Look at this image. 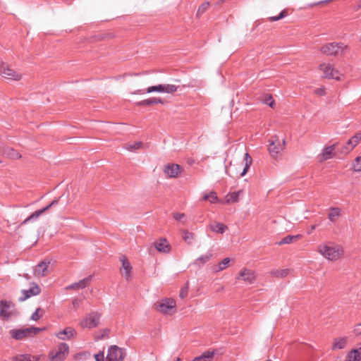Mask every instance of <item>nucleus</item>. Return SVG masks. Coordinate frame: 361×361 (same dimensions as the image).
Wrapping results in <instances>:
<instances>
[{"mask_svg":"<svg viewBox=\"0 0 361 361\" xmlns=\"http://www.w3.org/2000/svg\"><path fill=\"white\" fill-rule=\"evenodd\" d=\"M92 280V276H89L78 282L73 283L71 285H69L66 289L71 290V289H75V290H80L85 288L91 281Z\"/></svg>","mask_w":361,"mask_h":361,"instance_id":"17","label":"nucleus"},{"mask_svg":"<svg viewBox=\"0 0 361 361\" xmlns=\"http://www.w3.org/2000/svg\"><path fill=\"white\" fill-rule=\"evenodd\" d=\"M213 251L209 250L207 252L206 254L202 255L196 259L193 262V264L198 267H201L211 259V258L213 257Z\"/></svg>","mask_w":361,"mask_h":361,"instance_id":"19","label":"nucleus"},{"mask_svg":"<svg viewBox=\"0 0 361 361\" xmlns=\"http://www.w3.org/2000/svg\"><path fill=\"white\" fill-rule=\"evenodd\" d=\"M319 252L329 260H336L343 255V249L340 245H324L319 247Z\"/></svg>","mask_w":361,"mask_h":361,"instance_id":"1","label":"nucleus"},{"mask_svg":"<svg viewBox=\"0 0 361 361\" xmlns=\"http://www.w3.org/2000/svg\"><path fill=\"white\" fill-rule=\"evenodd\" d=\"M120 260L122 263V267L121 269V274L126 280H128L130 278L132 267L125 256H122Z\"/></svg>","mask_w":361,"mask_h":361,"instance_id":"16","label":"nucleus"},{"mask_svg":"<svg viewBox=\"0 0 361 361\" xmlns=\"http://www.w3.org/2000/svg\"><path fill=\"white\" fill-rule=\"evenodd\" d=\"M176 307V302L172 298H165L157 307L158 311L164 314H171Z\"/></svg>","mask_w":361,"mask_h":361,"instance_id":"11","label":"nucleus"},{"mask_svg":"<svg viewBox=\"0 0 361 361\" xmlns=\"http://www.w3.org/2000/svg\"><path fill=\"white\" fill-rule=\"evenodd\" d=\"M214 355V351H206L203 353L200 356L193 359L192 361H208L211 360Z\"/></svg>","mask_w":361,"mask_h":361,"instance_id":"26","label":"nucleus"},{"mask_svg":"<svg viewBox=\"0 0 361 361\" xmlns=\"http://www.w3.org/2000/svg\"><path fill=\"white\" fill-rule=\"evenodd\" d=\"M0 73L2 77L8 80H19L22 76L20 73L16 72L9 66L5 63H2L0 66Z\"/></svg>","mask_w":361,"mask_h":361,"instance_id":"9","label":"nucleus"},{"mask_svg":"<svg viewBox=\"0 0 361 361\" xmlns=\"http://www.w3.org/2000/svg\"><path fill=\"white\" fill-rule=\"evenodd\" d=\"M361 357L360 353L357 350H353L348 355V360L347 361H360Z\"/></svg>","mask_w":361,"mask_h":361,"instance_id":"33","label":"nucleus"},{"mask_svg":"<svg viewBox=\"0 0 361 361\" xmlns=\"http://www.w3.org/2000/svg\"><path fill=\"white\" fill-rule=\"evenodd\" d=\"M175 361H180V359L178 357Z\"/></svg>","mask_w":361,"mask_h":361,"instance_id":"60","label":"nucleus"},{"mask_svg":"<svg viewBox=\"0 0 361 361\" xmlns=\"http://www.w3.org/2000/svg\"><path fill=\"white\" fill-rule=\"evenodd\" d=\"M231 262V259L228 257L224 258L216 267L214 268V271L215 272H219L220 271H222L225 269L228 264V263Z\"/></svg>","mask_w":361,"mask_h":361,"instance_id":"32","label":"nucleus"},{"mask_svg":"<svg viewBox=\"0 0 361 361\" xmlns=\"http://www.w3.org/2000/svg\"><path fill=\"white\" fill-rule=\"evenodd\" d=\"M240 192L241 191H237L228 193L226 196V202L228 204L238 202Z\"/></svg>","mask_w":361,"mask_h":361,"instance_id":"28","label":"nucleus"},{"mask_svg":"<svg viewBox=\"0 0 361 361\" xmlns=\"http://www.w3.org/2000/svg\"><path fill=\"white\" fill-rule=\"evenodd\" d=\"M155 248L160 252L169 253L170 252V245L166 238H160L154 243Z\"/></svg>","mask_w":361,"mask_h":361,"instance_id":"18","label":"nucleus"},{"mask_svg":"<svg viewBox=\"0 0 361 361\" xmlns=\"http://www.w3.org/2000/svg\"><path fill=\"white\" fill-rule=\"evenodd\" d=\"M8 156H9L12 159H20L21 155L16 150L13 149H10L8 152Z\"/></svg>","mask_w":361,"mask_h":361,"instance_id":"45","label":"nucleus"},{"mask_svg":"<svg viewBox=\"0 0 361 361\" xmlns=\"http://www.w3.org/2000/svg\"><path fill=\"white\" fill-rule=\"evenodd\" d=\"M317 92L319 94H323L324 93V90H322V89H319L317 90Z\"/></svg>","mask_w":361,"mask_h":361,"instance_id":"56","label":"nucleus"},{"mask_svg":"<svg viewBox=\"0 0 361 361\" xmlns=\"http://www.w3.org/2000/svg\"><path fill=\"white\" fill-rule=\"evenodd\" d=\"M317 227V225H312L310 227V231L308 232L309 233H311L312 231H314Z\"/></svg>","mask_w":361,"mask_h":361,"instance_id":"55","label":"nucleus"},{"mask_svg":"<svg viewBox=\"0 0 361 361\" xmlns=\"http://www.w3.org/2000/svg\"><path fill=\"white\" fill-rule=\"evenodd\" d=\"M146 92L147 93H151V92H164L163 84L149 87L146 90ZM137 92L144 93V92H145V90H138Z\"/></svg>","mask_w":361,"mask_h":361,"instance_id":"30","label":"nucleus"},{"mask_svg":"<svg viewBox=\"0 0 361 361\" xmlns=\"http://www.w3.org/2000/svg\"><path fill=\"white\" fill-rule=\"evenodd\" d=\"M185 216L184 214L182 213H175L173 217L177 221H180Z\"/></svg>","mask_w":361,"mask_h":361,"instance_id":"53","label":"nucleus"},{"mask_svg":"<svg viewBox=\"0 0 361 361\" xmlns=\"http://www.w3.org/2000/svg\"><path fill=\"white\" fill-rule=\"evenodd\" d=\"M41 289L39 286L35 283H32L30 288L21 290L22 296L20 297L18 300L20 302L25 301L32 296L39 295Z\"/></svg>","mask_w":361,"mask_h":361,"instance_id":"12","label":"nucleus"},{"mask_svg":"<svg viewBox=\"0 0 361 361\" xmlns=\"http://www.w3.org/2000/svg\"><path fill=\"white\" fill-rule=\"evenodd\" d=\"M16 313L15 305L13 302L4 300L0 301V317L8 319Z\"/></svg>","mask_w":361,"mask_h":361,"instance_id":"4","label":"nucleus"},{"mask_svg":"<svg viewBox=\"0 0 361 361\" xmlns=\"http://www.w3.org/2000/svg\"><path fill=\"white\" fill-rule=\"evenodd\" d=\"M81 302V300L75 298L72 302L73 307L78 308L80 307Z\"/></svg>","mask_w":361,"mask_h":361,"instance_id":"51","label":"nucleus"},{"mask_svg":"<svg viewBox=\"0 0 361 361\" xmlns=\"http://www.w3.org/2000/svg\"><path fill=\"white\" fill-rule=\"evenodd\" d=\"M164 92L173 93L177 91L178 86L171 84H163Z\"/></svg>","mask_w":361,"mask_h":361,"instance_id":"38","label":"nucleus"},{"mask_svg":"<svg viewBox=\"0 0 361 361\" xmlns=\"http://www.w3.org/2000/svg\"><path fill=\"white\" fill-rule=\"evenodd\" d=\"M43 214L42 211L41 209H38L33 212L31 215H30L25 221H23L24 224H26L28 221L36 220L40 215Z\"/></svg>","mask_w":361,"mask_h":361,"instance_id":"37","label":"nucleus"},{"mask_svg":"<svg viewBox=\"0 0 361 361\" xmlns=\"http://www.w3.org/2000/svg\"><path fill=\"white\" fill-rule=\"evenodd\" d=\"M137 106H147L152 104H164V101L160 98L152 97L149 99H144L136 103Z\"/></svg>","mask_w":361,"mask_h":361,"instance_id":"22","label":"nucleus"},{"mask_svg":"<svg viewBox=\"0 0 361 361\" xmlns=\"http://www.w3.org/2000/svg\"><path fill=\"white\" fill-rule=\"evenodd\" d=\"M344 48L343 43L331 42L321 47V51L327 56H336Z\"/></svg>","mask_w":361,"mask_h":361,"instance_id":"7","label":"nucleus"},{"mask_svg":"<svg viewBox=\"0 0 361 361\" xmlns=\"http://www.w3.org/2000/svg\"><path fill=\"white\" fill-rule=\"evenodd\" d=\"M183 238L188 244L190 245L192 244V240L194 238V235L193 233L188 231H184Z\"/></svg>","mask_w":361,"mask_h":361,"instance_id":"40","label":"nucleus"},{"mask_svg":"<svg viewBox=\"0 0 361 361\" xmlns=\"http://www.w3.org/2000/svg\"><path fill=\"white\" fill-rule=\"evenodd\" d=\"M24 278L27 280H30V276L28 274H25L23 275Z\"/></svg>","mask_w":361,"mask_h":361,"instance_id":"57","label":"nucleus"},{"mask_svg":"<svg viewBox=\"0 0 361 361\" xmlns=\"http://www.w3.org/2000/svg\"><path fill=\"white\" fill-rule=\"evenodd\" d=\"M360 140L361 133H356L350 140H348L345 146V149L348 152L351 151L359 143Z\"/></svg>","mask_w":361,"mask_h":361,"instance_id":"21","label":"nucleus"},{"mask_svg":"<svg viewBox=\"0 0 361 361\" xmlns=\"http://www.w3.org/2000/svg\"><path fill=\"white\" fill-rule=\"evenodd\" d=\"M299 238V235H287L281 239V240L278 243L279 245L283 244H289L293 242L294 239H297Z\"/></svg>","mask_w":361,"mask_h":361,"instance_id":"39","label":"nucleus"},{"mask_svg":"<svg viewBox=\"0 0 361 361\" xmlns=\"http://www.w3.org/2000/svg\"><path fill=\"white\" fill-rule=\"evenodd\" d=\"M320 70L323 71L324 75L327 78L335 79L339 80L342 75L341 73L336 70L330 63H323L320 65Z\"/></svg>","mask_w":361,"mask_h":361,"instance_id":"10","label":"nucleus"},{"mask_svg":"<svg viewBox=\"0 0 361 361\" xmlns=\"http://www.w3.org/2000/svg\"><path fill=\"white\" fill-rule=\"evenodd\" d=\"M49 264L50 261L47 259L39 262L34 269V274L38 277L46 276Z\"/></svg>","mask_w":361,"mask_h":361,"instance_id":"15","label":"nucleus"},{"mask_svg":"<svg viewBox=\"0 0 361 361\" xmlns=\"http://www.w3.org/2000/svg\"><path fill=\"white\" fill-rule=\"evenodd\" d=\"M245 167L240 174V177H243L246 174L248 169L250 168V166L252 164V158L249 155L248 153H245Z\"/></svg>","mask_w":361,"mask_h":361,"instance_id":"31","label":"nucleus"},{"mask_svg":"<svg viewBox=\"0 0 361 361\" xmlns=\"http://www.w3.org/2000/svg\"><path fill=\"white\" fill-rule=\"evenodd\" d=\"M336 144H334L332 145L328 146L325 147L322 152V156L323 157V160H327L331 158L333 152L335 149Z\"/></svg>","mask_w":361,"mask_h":361,"instance_id":"23","label":"nucleus"},{"mask_svg":"<svg viewBox=\"0 0 361 361\" xmlns=\"http://www.w3.org/2000/svg\"><path fill=\"white\" fill-rule=\"evenodd\" d=\"M209 2L203 3L201 6H200V7L197 11V16H200L202 14H203L207 11V9L209 8Z\"/></svg>","mask_w":361,"mask_h":361,"instance_id":"41","label":"nucleus"},{"mask_svg":"<svg viewBox=\"0 0 361 361\" xmlns=\"http://www.w3.org/2000/svg\"><path fill=\"white\" fill-rule=\"evenodd\" d=\"M203 200H209L211 203H214L218 200V197L214 192L206 194L202 197Z\"/></svg>","mask_w":361,"mask_h":361,"instance_id":"35","label":"nucleus"},{"mask_svg":"<svg viewBox=\"0 0 361 361\" xmlns=\"http://www.w3.org/2000/svg\"><path fill=\"white\" fill-rule=\"evenodd\" d=\"M341 210L338 207H331L330 212L329 213L328 218L331 222L336 221V220L341 216Z\"/></svg>","mask_w":361,"mask_h":361,"instance_id":"25","label":"nucleus"},{"mask_svg":"<svg viewBox=\"0 0 361 361\" xmlns=\"http://www.w3.org/2000/svg\"><path fill=\"white\" fill-rule=\"evenodd\" d=\"M44 328L31 326L20 329H11L9 331V334L11 336V337L15 338L16 340H22L25 338L33 336L38 334Z\"/></svg>","mask_w":361,"mask_h":361,"instance_id":"2","label":"nucleus"},{"mask_svg":"<svg viewBox=\"0 0 361 361\" xmlns=\"http://www.w3.org/2000/svg\"><path fill=\"white\" fill-rule=\"evenodd\" d=\"M263 102L267 105L273 107L274 104V100L271 95H266L263 99Z\"/></svg>","mask_w":361,"mask_h":361,"instance_id":"44","label":"nucleus"},{"mask_svg":"<svg viewBox=\"0 0 361 361\" xmlns=\"http://www.w3.org/2000/svg\"><path fill=\"white\" fill-rule=\"evenodd\" d=\"M360 42H361V36H360Z\"/></svg>","mask_w":361,"mask_h":361,"instance_id":"61","label":"nucleus"},{"mask_svg":"<svg viewBox=\"0 0 361 361\" xmlns=\"http://www.w3.org/2000/svg\"><path fill=\"white\" fill-rule=\"evenodd\" d=\"M285 145V140H283L282 143H281L277 137H272V139L269 140V145L268 147V150L271 156L274 158H276L279 152L283 149Z\"/></svg>","mask_w":361,"mask_h":361,"instance_id":"5","label":"nucleus"},{"mask_svg":"<svg viewBox=\"0 0 361 361\" xmlns=\"http://www.w3.org/2000/svg\"><path fill=\"white\" fill-rule=\"evenodd\" d=\"M354 333L356 335H360L361 334V323L357 324L355 329H354Z\"/></svg>","mask_w":361,"mask_h":361,"instance_id":"54","label":"nucleus"},{"mask_svg":"<svg viewBox=\"0 0 361 361\" xmlns=\"http://www.w3.org/2000/svg\"><path fill=\"white\" fill-rule=\"evenodd\" d=\"M361 8V1L360 2L359 5H358V8Z\"/></svg>","mask_w":361,"mask_h":361,"instance_id":"59","label":"nucleus"},{"mask_svg":"<svg viewBox=\"0 0 361 361\" xmlns=\"http://www.w3.org/2000/svg\"><path fill=\"white\" fill-rule=\"evenodd\" d=\"M43 214L42 211L41 209H38L33 212L31 215H30L25 221H23L24 224H26L28 221L36 220L40 215Z\"/></svg>","mask_w":361,"mask_h":361,"instance_id":"36","label":"nucleus"},{"mask_svg":"<svg viewBox=\"0 0 361 361\" xmlns=\"http://www.w3.org/2000/svg\"><path fill=\"white\" fill-rule=\"evenodd\" d=\"M126 356L123 350L116 345H111L106 355V361H123Z\"/></svg>","mask_w":361,"mask_h":361,"instance_id":"8","label":"nucleus"},{"mask_svg":"<svg viewBox=\"0 0 361 361\" xmlns=\"http://www.w3.org/2000/svg\"><path fill=\"white\" fill-rule=\"evenodd\" d=\"M180 170V166L176 164H169L164 169V172L168 178H176Z\"/></svg>","mask_w":361,"mask_h":361,"instance_id":"14","label":"nucleus"},{"mask_svg":"<svg viewBox=\"0 0 361 361\" xmlns=\"http://www.w3.org/2000/svg\"><path fill=\"white\" fill-rule=\"evenodd\" d=\"M1 161H0V163H1Z\"/></svg>","mask_w":361,"mask_h":361,"instance_id":"62","label":"nucleus"},{"mask_svg":"<svg viewBox=\"0 0 361 361\" xmlns=\"http://www.w3.org/2000/svg\"><path fill=\"white\" fill-rule=\"evenodd\" d=\"M255 278L256 276L254 271L249 269H244L240 272L239 276L237 279L251 284L254 283Z\"/></svg>","mask_w":361,"mask_h":361,"instance_id":"13","label":"nucleus"},{"mask_svg":"<svg viewBox=\"0 0 361 361\" xmlns=\"http://www.w3.org/2000/svg\"><path fill=\"white\" fill-rule=\"evenodd\" d=\"M353 169L355 171H361V156L355 159L353 163Z\"/></svg>","mask_w":361,"mask_h":361,"instance_id":"43","label":"nucleus"},{"mask_svg":"<svg viewBox=\"0 0 361 361\" xmlns=\"http://www.w3.org/2000/svg\"><path fill=\"white\" fill-rule=\"evenodd\" d=\"M69 347L65 343L59 344L57 350H51L49 354L51 361H62L68 353Z\"/></svg>","mask_w":361,"mask_h":361,"instance_id":"3","label":"nucleus"},{"mask_svg":"<svg viewBox=\"0 0 361 361\" xmlns=\"http://www.w3.org/2000/svg\"><path fill=\"white\" fill-rule=\"evenodd\" d=\"M332 0H324V1H318V2H315L314 4H309L308 5V7H312V6H317V5H320V4H326V3H329V2H331Z\"/></svg>","mask_w":361,"mask_h":361,"instance_id":"50","label":"nucleus"},{"mask_svg":"<svg viewBox=\"0 0 361 361\" xmlns=\"http://www.w3.org/2000/svg\"><path fill=\"white\" fill-rule=\"evenodd\" d=\"M35 357H31L30 355L29 356V361H35Z\"/></svg>","mask_w":361,"mask_h":361,"instance_id":"58","label":"nucleus"},{"mask_svg":"<svg viewBox=\"0 0 361 361\" xmlns=\"http://www.w3.org/2000/svg\"><path fill=\"white\" fill-rule=\"evenodd\" d=\"M29 355L27 354H22L18 355L16 357V361H29Z\"/></svg>","mask_w":361,"mask_h":361,"instance_id":"47","label":"nucleus"},{"mask_svg":"<svg viewBox=\"0 0 361 361\" xmlns=\"http://www.w3.org/2000/svg\"><path fill=\"white\" fill-rule=\"evenodd\" d=\"M290 269H274L271 271V274L274 277L284 278L288 275Z\"/></svg>","mask_w":361,"mask_h":361,"instance_id":"27","label":"nucleus"},{"mask_svg":"<svg viewBox=\"0 0 361 361\" xmlns=\"http://www.w3.org/2000/svg\"><path fill=\"white\" fill-rule=\"evenodd\" d=\"M99 319L100 314L92 312L85 316V319L80 322V326L82 328L92 329L99 324Z\"/></svg>","mask_w":361,"mask_h":361,"instance_id":"6","label":"nucleus"},{"mask_svg":"<svg viewBox=\"0 0 361 361\" xmlns=\"http://www.w3.org/2000/svg\"><path fill=\"white\" fill-rule=\"evenodd\" d=\"M346 345V338H336L334 340V344H333V349H343L345 348Z\"/></svg>","mask_w":361,"mask_h":361,"instance_id":"29","label":"nucleus"},{"mask_svg":"<svg viewBox=\"0 0 361 361\" xmlns=\"http://www.w3.org/2000/svg\"><path fill=\"white\" fill-rule=\"evenodd\" d=\"M95 360L96 361H104V356L103 353H100L99 354H97L94 355Z\"/></svg>","mask_w":361,"mask_h":361,"instance_id":"52","label":"nucleus"},{"mask_svg":"<svg viewBox=\"0 0 361 361\" xmlns=\"http://www.w3.org/2000/svg\"><path fill=\"white\" fill-rule=\"evenodd\" d=\"M59 198H57V199H55L50 204H49L47 206H46L45 207L42 208V209H40L41 211H42L43 214L49 210L50 208H51L52 207L56 205L59 202Z\"/></svg>","mask_w":361,"mask_h":361,"instance_id":"46","label":"nucleus"},{"mask_svg":"<svg viewBox=\"0 0 361 361\" xmlns=\"http://www.w3.org/2000/svg\"><path fill=\"white\" fill-rule=\"evenodd\" d=\"M41 308H37L36 310L32 313L30 319L37 321L39 319V312L41 311Z\"/></svg>","mask_w":361,"mask_h":361,"instance_id":"49","label":"nucleus"},{"mask_svg":"<svg viewBox=\"0 0 361 361\" xmlns=\"http://www.w3.org/2000/svg\"><path fill=\"white\" fill-rule=\"evenodd\" d=\"M143 145V143L140 141H137L133 143L126 144L124 147L125 149L129 151H134L137 149H140Z\"/></svg>","mask_w":361,"mask_h":361,"instance_id":"34","label":"nucleus"},{"mask_svg":"<svg viewBox=\"0 0 361 361\" xmlns=\"http://www.w3.org/2000/svg\"><path fill=\"white\" fill-rule=\"evenodd\" d=\"M188 287L187 286L185 287H183L180 290L179 297L182 299L185 298L188 295Z\"/></svg>","mask_w":361,"mask_h":361,"instance_id":"48","label":"nucleus"},{"mask_svg":"<svg viewBox=\"0 0 361 361\" xmlns=\"http://www.w3.org/2000/svg\"><path fill=\"white\" fill-rule=\"evenodd\" d=\"M286 16H287V12H286L285 10H283V11H282L279 13V16H272V17H269V18H268V20H269V21H271V22H272V21H277V20H281V19L283 18H284V17H286Z\"/></svg>","mask_w":361,"mask_h":361,"instance_id":"42","label":"nucleus"},{"mask_svg":"<svg viewBox=\"0 0 361 361\" xmlns=\"http://www.w3.org/2000/svg\"><path fill=\"white\" fill-rule=\"evenodd\" d=\"M210 229L216 233H224L227 229V226L222 223H215L209 226Z\"/></svg>","mask_w":361,"mask_h":361,"instance_id":"24","label":"nucleus"},{"mask_svg":"<svg viewBox=\"0 0 361 361\" xmlns=\"http://www.w3.org/2000/svg\"><path fill=\"white\" fill-rule=\"evenodd\" d=\"M75 334V330L71 327H66L63 331L58 332L56 335L61 340L70 339Z\"/></svg>","mask_w":361,"mask_h":361,"instance_id":"20","label":"nucleus"}]
</instances>
